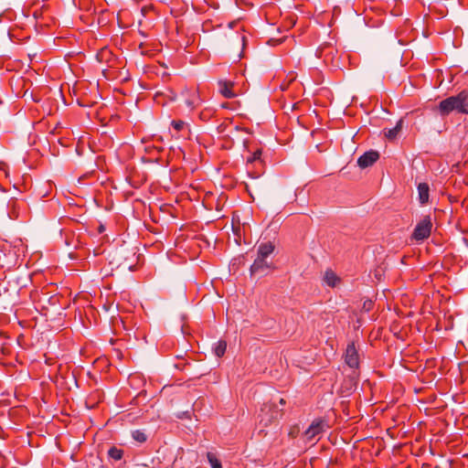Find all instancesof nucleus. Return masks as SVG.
Instances as JSON below:
<instances>
[{
	"label": "nucleus",
	"instance_id": "nucleus-9",
	"mask_svg": "<svg viewBox=\"0 0 468 468\" xmlns=\"http://www.w3.org/2000/svg\"><path fill=\"white\" fill-rule=\"evenodd\" d=\"M277 401L283 406L285 404V401L282 398H272L268 405L269 411L271 412L270 421L278 420L280 417H282V410L278 409Z\"/></svg>",
	"mask_w": 468,
	"mask_h": 468
},
{
	"label": "nucleus",
	"instance_id": "nucleus-20",
	"mask_svg": "<svg viewBox=\"0 0 468 468\" xmlns=\"http://www.w3.org/2000/svg\"><path fill=\"white\" fill-rule=\"evenodd\" d=\"M278 13V10L277 8L272 5H270L269 6H267V4L265 3V14H264V16H265V21H269V16L270 15H274Z\"/></svg>",
	"mask_w": 468,
	"mask_h": 468
},
{
	"label": "nucleus",
	"instance_id": "nucleus-16",
	"mask_svg": "<svg viewBox=\"0 0 468 468\" xmlns=\"http://www.w3.org/2000/svg\"><path fill=\"white\" fill-rule=\"evenodd\" d=\"M132 437L134 441L140 443H144L147 441V435L144 431L141 430L133 431Z\"/></svg>",
	"mask_w": 468,
	"mask_h": 468
},
{
	"label": "nucleus",
	"instance_id": "nucleus-24",
	"mask_svg": "<svg viewBox=\"0 0 468 468\" xmlns=\"http://www.w3.org/2000/svg\"><path fill=\"white\" fill-rule=\"evenodd\" d=\"M261 149H259V150H257V151L253 154V155H252V157H251V158H249V159H248V162L252 163V162H254V161H258V160H259V161H261Z\"/></svg>",
	"mask_w": 468,
	"mask_h": 468
},
{
	"label": "nucleus",
	"instance_id": "nucleus-19",
	"mask_svg": "<svg viewBox=\"0 0 468 468\" xmlns=\"http://www.w3.org/2000/svg\"><path fill=\"white\" fill-rule=\"evenodd\" d=\"M207 458L212 468H222L220 461L213 452H207Z\"/></svg>",
	"mask_w": 468,
	"mask_h": 468
},
{
	"label": "nucleus",
	"instance_id": "nucleus-11",
	"mask_svg": "<svg viewBox=\"0 0 468 468\" xmlns=\"http://www.w3.org/2000/svg\"><path fill=\"white\" fill-rule=\"evenodd\" d=\"M260 178V175L257 176H251L250 180L246 183V189L249 192L250 196L252 198V201L255 200L254 193L258 196H261V186L257 180Z\"/></svg>",
	"mask_w": 468,
	"mask_h": 468
},
{
	"label": "nucleus",
	"instance_id": "nucleus-10",
	"mask_svg": "<svg viewBox=\"0 0 468 468\" xmlns=\"http://www.w3.org/2000/svg\"><path fill=\"white\" fill-rule=\"evenodd\" d=\"M218 90L222 96L225 98H234L237 96V93L234 91V83L229 80H218Z\"/></svg>",
	"mask_w": 468,
	"mask_h": 468
},
{
	"label": "nucleus",
	"instance_id": "nucleus-27",
	"mask_svg": "<svg viewBox=\"0 0 468 468\" xmlns=\"http://www.w3.org/2000/svg\"><path fill=\"white\" fill-rule=\"evenodd\" d=\"M105 228L103 225H100L99 228H98V231L99 233H102L104 231Z\"/></svg>",
	"mask_w": 468,
	"mask_h": 468
},
{
	"label": "nucleus",
	"instance_id": "nucleus-23",
	"mask_svg": "<svg viewBox=\"0 0 468 468\" xmlns=\"http://www.w3.org/2000/svg\"><path fill=\"white\" fill-rule=\"evenodd\" d=\"M186 123L183 121H173L172 126L176 131H181L185 127Z\"/></svg>",
	"mask_w": 468,
	"mask_h": 468
},
{
	"label": "nucleus",
	"instance_id": "nucleus-3",
	"mask_svg": "<svg viewBox=\"0 0 468 468\" xmlns=\"http://www.w3.org/2000/svg\"><path fill=\"white\" fill-rule=\"evenodd\" d=\"M432 228L431 218L429 215L424 216L416 225L412 239L417 241H422L431 235Z\"/></svg>",
	"mask_w": 468,
	"mask_h": 468
},
{
	"label": "nucleus",
	"instance_id": "nucleus-22",
	"mask_svg": "<svg viewBox=\"0 0 468 468\" xmlns=\"http://www.w3.org/2000/svg\"><path fill=\"white\" fill-rule=\"evenodd\" d=\"M145 211L148 213L149 217L152 218L154 222H158L160 220V217L156 216L153 210V207H148Z\"/></svg>",
	"mask_w": 468,
	"mask_h": 468
},
{
	"label": "nucleus",
	"instance_id": "nucleus-21",
	"mask_svg": "<svg viewBox=\"0 0 468 468\" xmlns=\"http://www.w3.org/2000/svg\"><path fill=\"white\" fill-rule=\"evenodd\" d=\"M275 243L271 241H268L265 243V259L274 251Z\"/></svg>",
	"mask_w": 468,
	"mask_h": 468
},
{
	"label": "nucleus",
	"instance_id": "nucleus-2",
	"mask_svg": "<svg viewBox=\"0 0 468 468\" xmlns=\"http://www.w3.org/2000/svg\"><path fill=\"white\" fill-rule=\"evenodd\" d=\"M328 424L322 419L314 420L309 428L304 431V440L308 442L314 443L317 441L323 433L326 431Z\"/></svg>",
	"mask_w": 468,
	"mask_h": 468
},
{
	"label": "nucleus",
	"instance_id": "nucleus-8",
	"mask_svg": "<svg viewBox=\"0 0 468 468\" xmlns=\"http://www.w3.org/2000/svg\"><path fill=\"white\" fill-rule=\"evenodd\" d=\"M379 158V154L377 151H368L363 154L357 159V165L361 168L371 166Z\"/></svg>",
	"mask_w": 468,
	"mask_h": 468
},
{
	"label": "nucleus",
	"instance_id": "nucleus-28",
	"mask_svg": "<svg viewBox=\"0 0 468 468\" xmlns=\"http://www.w3.org/2000/svg\"><path fill=\"white\" fill-rule=\"evenodd\" d=\"M264 267H265V271H266L267 269H271V270H272V269H274V266H272V265H269L266 261H265Z\"/></svg>",
	"mask_w": 468,
	"mask_h": 468
},
{
	"label": "nucleus",
	"instance_id": "nucleus-6",
	"mask_svg": "<svg viewBox=\"0 0 468 468\" xmlns=\"http://www.w3.org/2000/svg\"><path fill=\"white\" fill-rule=\"evenodd\" d=\"M275 33L280 34V28L275 27V23H270L268 28L265 27V43L270 46H276L282 42L284 37H277Z\"/></svg>",
	"mask_w": 468,
	"mask_h": 468
},
{
	"label": "nucleus",
	"instance_id": "nucleus-1",
	"mask_svg": "<svg viewBox=\"0 0 468 468\" xmlns=\"http://www.w3.org/2000/svg\"><path fill=\"white\" fill-rule=\"evenodd\" d=\"M438 111L441 115H448L452 111L468 114V90H464L455 96H451L440 101Z\"/></svg>",
	"mask_w": 468,
	"mask_h": 468
},
{
	"label": "nucleus",
	"instance_id": "nucleus-12",
	"mask_svg": "<svg viewBox=\"0 0 468 468\" xmlns=\"http://www.w3.org/2000/svg\"><path fill=\"white\" fill-rule=\"evenodd\" d=\"M402 124H403V120L400 119L398 121L395 127L390 128V129H384L383 133H384L385 137L387 139H388L389 141H393V140L397 139L398 135L399 134V133L402 130Z\"/></svg>",
	"mask_w": 468,
	"mask_h": 468
},
{
	"label": "nucleus",
	"instance_id": "nucleus-5",
	"mask_svg": "<svg viewBox=\"0 0 468 468\" xmlns=\"http://www.w3.org/2000/svg\"><path fill=\"white\" fill-rule=\"evenodd\" d=\"M345 362L351 368L356 369L359 367L358 353L354 343L348 344L346 346Z\"/></svg>",
	"mask_w": 468,
	"mask_h": 468
},
{
	"label": "nucleus",
	"instance_id": "nucleus-25",
	"mask_svg": "<svg viewBox=\"0 0 468 468\" xmlns=\"http://www.w3.org/2000/svg\"><path fill=\"white\" fill-rule=\"evenodd\" d=\"M233 39L236 40V42L239 45L241 44L242 46H244V39H245V37L243 35H239L238 33H235L233 35Z\"/></svg>",
	"mask_w": 468,
	"mask_h": 468
},
{
	"label": "nucleus",
	"instance_id": "nucleus-15",
	"mask_svg": "<svg viewBox=\"0 0 468 468\" xmlns=\"http://www.w3.org/2000/svg\"><path fill=\"white\" fill-rule=\"evenodd\" d=\"M241 224L244 226L246 223L245 222H241V219H240L239 215L238 214V212H234L233 215H232L231 225H232V230H233V232L236 235H239V231L240 229V225Z\"/></svg>",
	"mask_w": 468,
	"mask_h": 468
},
{
	"label": "nucleus",
	"instance_id": "nucleus-17",
	"mask_svg": "<svg viewBox=\"0 0 468 468\" xmlns=\"http://www.w3.org/2000/svg\"><path fill=\"white\" fill-rule=\"evenodd\" d=\"M108 455L115 461H119L123 456V451L117 447H111L108 451Z\"/></svg>",
	"mask_w": 468,
	"mask_h": 468
},
{
	"label": "nucleus",
	"instance_id": "nucleus-14",
	"mask_svg": "<svg viewBox=\"0 0 468 468\" xmlns=\"http://www.w3.org/2000/svg\"><path fill=\"white\" fill-rule=\"evenodd\" d=\"M340 279L331 270H327L324 276V282L330 287H335L339 282Z\"/></svg>",
	"mask_w": 468,
	"mask_h": 468
},
{
	"label": "nucleus",
	"instance_id": "nucleus-13",
	"mask_svg": "<svg viewBox=\"0 0 468 468\" xmlns=\"http://www.w3.org/2000/svg\"><path fill=\"white\" fill-rule=\"evenodd\" d=\"M430 187L427 183H420L418 185L419 200L421 204L429 201Z\"/></svg>",
	"mask_w": 468,
	"mask_h": 468
},
{
	"label": "nucleus",
	"instance_id": "nucleus-26",
	"mask_svg": "<svg viewBox=\"0 0 468 468\" xmlns=\"http://www.w3.org/2000/svg\"><path fill=\"white\" fill-rule=\"evenodd\" d=\"M154 207L158 210V212L169 213V214H171V215H172V217H175V216H174V214H173V212H171V211L169 210L170 207H163V206H160V207Z\"/></svg>",
	"mask_w": 468,
	"mask_h": 468
},
{
	"label": "nucleus",
	"instance_id": "nucleus-7",
	"mask_svg": "<svg viewBox=\"0 0 468 468\" xmlns=\"http://www.w3.org/2000/svg\"><path fill=\"white\" fill-rule=\"evenodd\" d=\"M263 270V243L258 245L257 258L254 260L253 264L250 266V276L256 278L258 272Z\"/></svg>",
	"mask_w": 468,
	"mask_h": 468
},
{
	"label": "nucleus",
	"instance_id": "nucleus-4",
	"mask_svg": "<svg viewBox=\"0 0 468 468\" xmlns=\"http://www.w3.org/2000/svg\"><path fill=\"white\" fill-rule=\"evenodd\" d=\"M182 96L186 105L191 110L198 107L202 102L199 91L197 88H186L182 91Z\"/></svg>",
	"mask_w": 468,
	"mask_h": 468
},
{
	"label": "nucleus",
	"instance_id": "nucleus-18",
	"mask_svg": "<svg viewBox=\"0 0 468 468\" xmlns=\"http://www.w3.org/2000/svg\"><path fill=\"white\" fill-rule=\"evenodd\" d=\"M227 349V343L225 341H218L214 348L215 354L218 357L224 356Z\"/></svg>",
	"mask_w": 468,
	"mask_h": 468
}]
</instances>
